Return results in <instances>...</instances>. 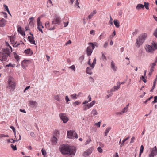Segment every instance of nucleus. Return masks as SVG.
<instances>
[{
    "label": "nucleus",
    "mask_w": 157,
    "mask_h": 157,
    "mask_svg": "<svg viewBox=\"0 0 157 157\" xmlns=\"http://www.w3.org/2000/svg\"><path fill=\"white\" fill-rule=\"evenodd\" d=\"M156 85V83L155 82H153V86L152 87V89L150 90L151 92H152L153 91V90L155 88Z\"/></svg>",
    "instance_id": "obj_49"
},
{
    "label": "nucleus",
    "mask_w": 157,
    "mask_h": 157,
    "mask_svg": "<svg viewBox=\"0 0 157 157\" xmlns=\"http://www.w3.org/2000/svg\"><path fill=\"white\" fill-rule=\"evenodd\" d=\"M156 65V63H153L152 64H151V68H152L153 69H154V67Z\"/></svg>",
    "instance_id": "obj_56"
},
{
    "label": "nucleus",
    "mask_w": 157,
    "mask_h": 157,
    "mask_svg": "<svg viewBox=\"0 0 157 157\" xmlns=\"http://www.w3.org/2000/svg\"><path fill=\"white\" fill-rule=\"evenodd\" d=\"M91 113L92 116H93L97 115L98 114L96 109L95 108H94L92 109Z\"/></svg>",
    "instance_id": "obj_20"
},
{
    "label": "nucleus",
    "mask_w": 157,
    "mask_h": 157,
    "mask_svg": "<svg viewBox=\"0 0 157 157\" xmlns=\"http://www.w3.org/2000/svg\"><path fill=\"white\" fill-rule=\"evenodd\" d=\"M111 129V127H108L106 129V130H105V132L108 133L109 132Z\"/></svg>",
    "instance_id": "obj_50"
},
{
    "label": "nucleus",
    "mask_w": 157,
    "mask_h": 157,
    "mask_svg": "<svg viewBox=\"0 0 157 157\" xmlns=\"http://www.w3.org/2000/svg\"><path fill=\"white\" fill-rule=\"evenodd\" d=\"M136 8L138 10L144 8V5L141 4H139L137 5Z\"/></svg>",
    "instance_id": "obj_25"
},
{
    "label": "nucleus",
    "mask_w": 157,
    "mask_h": 157,
    "mask_svg": "<svg viewBox=\"0 0 157 157\" xmlns=\"http://www.w3.org/2000/svg\"><path fill=\"white\" fill-rule=\"evenodd\" d=\"M157 155V149L156 146H155L151 150V153L149 155V157H154Z\"/></svg>",
    "instance_id": "obj_8"
},
{
    "label": "nucleus",
    "mask_w": 157,
    "mask_h": 157,
    "mask_svg": "<svg viewBox=\"0 0 157 157\" xmlns=\"http://www.w3.org/2000/svg\"><path fill=\"white\" fill-rule=\"evenodd\" d=\"M59 149L62 154L69 155L71 156L75 155L76 150L75 147L70 146L67 144L60 145Z\"/></svg>",
    "instance_id": "obj_1"
},
{
    "label": "nucleus",
    "mask_w": 157,
    "mask_h": 157,
    "mask_svg": "<svg viewBox=\"0 0 157 157\" xmlns=\"http://www.w3.org/2000/svg\"><path fill=\"white\" fill-rule=\"evenodd\" d=\"M121 83L120 82H118L117 83V86H114L113 88L111 89L110 91L113 92L115 91L118 90L120 87Z\"/></svg>",
    "instance_id": "obj_10"
},
{
    "label": "nucleus",
    "mask_w": 157,
    "mask_h": 157,
    "mask_svg": "<svg viewBox=\"0 0 157 157\" xmlns=\"http://www.w3.org/2000/svg\"><path fill=\"white\" fill-rule=\"evenodd\" d=\"M97 150L100 153H101L103 151L102 149L100 147H98Z\"/></svg>",
    "instance_id": "obj_52"
},
{
    "label": "nucleus",
    "mask_w": 157,
    "mask_h": 157,
    "mask_svg": "<svg viewBox=\"0 0 157 157\" xmlns=\"http://www.w3.org/2000/svg\"><path fill=\"white\" fill-rule=\"evenodd\" d=\"M81 103L79 101H77L73 103V105L75 106H76V105L80 104Z\"/></svg>",
    "instance_id": "obj_40"
},
{
    "label": "nucleus",
    "mask_w": 157,
    "mask_h": 157,
    "mask_svg": "<svg viewBox=\"0 0 157 157\" xmlns=\"http://www.w3.org/2000/svg\"><path fill=\"white\" fill-rule=\"evenodd\" d=\"M28 38L29 41L32 44H35V41L34 40L33 36H29L28 37Z\"/></svg>",
    "instance_id": "obj_18"
},
{
    "label": "nucleus",
    "mask_w": 157,
    "mask_h": 157,
    "mask_svg": "<svg viewBox=\"0 0 157 157\" xmlns=\"http://www.w3.org/2000/svg\"><path fill=\"white\" fill-rule=\"evenodd\" d=\"M154 50H146V51L147 52H150L152 53Z\"/></svg>",
    "instance_id": "obj_58"
},
{
    "label": "nucleus",
    "mask_w": 157,
    "mask_h": 157,
    "mask_svg": "<svg viewBox=\"0 0 157 157\" xmlns=\"http://www.w3.org/2000/svg\"><path fill=\"white\" fill-rule=\"evenodd\" d=\"M109 22L111 25H113V19L112 18V17L111 16H110V20Z\"/></svg>",
    "instance_id": "obj_60"
},
{
    "label": "nucleus",
    "mask_w": 157,
    "mask_h": 157,
    "mask_svg": "<svg viewBox=\"0 0 157 157\" xmlns=\"http://www.w3.org/2000/svg\"><path fill=\"white\" fill-rule=\"evenodd\" d=\"M54 99L58 101H60L59 97L58 95H56L54 96Z\"/></svg>",
    "instance_id": "obj_43"
},
{
    "label": "nucleus",
    "mask_w": 157,
    "mask_h": 157,
    "mask_svg": "<svg viewBox=\"0 0 157 157\" xmlns=\"http://www.w3.org/2000/svg\"><path fill=\"white\" fill-rule=\"evenodd\" d=\"M5 21L6 20L4 18L0 20V27H3L5 25Z\"/></svg>",
    "instance_id": "obj_16"
},
{
    "label": "nucleus",
    "mask_w": 157,
    "mask_h": 157,
    "mask_svg": "<svg viewBox=\"0 0 157 157\" xmlns=\"http://www.w3.org/2000/svg\"><path fill=\"white\" fill-rule=\"evenodd\" d=\"M154 98V100L153 101L152 103H155L157 102V96H155Z\"/></svg>",
    "instance_id": "obj_55"
},
{
    "label": "nucleus",
    "mask_w": 157,
    "mask_h": 157,
    "mask_svg": "<svg viewBox=\"0 0 157 157\" xmlns=\"http://www.w3.org/2000/svg\"><path fill=\"white\" fill-rule=\"evenodd\" d=\"M141 79H142V80L143 81L144 83H146L147 82V80H146V79H145V78L144 76H142Z\"/></svg>",
    "instance_id": "obj_54"
},
{
    "label": "nucleus",
    "mask_w": 157,
    "mask_h": 157,
    "mask_svg": "<svg viewBox=\"0 0 157 157\" xmlns=\"http://www.w3.org/2000/svg\"><path fill=\"white\" fill-rule=\"evenodd\" d=\"M52 144L55 145L57 143V139L55 136H54L52 139Z\"/></svg>",
    "instance_id": "obj_24"
},
{
    "label": "nucleus",
    "mask_w": 157,
    "mask_h": 157,
    "mask_svg": "<svg viewBox=\"0 0 157 157\" xmlns=\"http://www.w3.org/2000/svg\"><path fill=\"white\" fill-rule=\"evenodd\" d=\"M154 71V69L152 68H151L150 71L149 72V75H151Z\"/></svg>",
    "instance_id": "obj_53"
},
{
    "label": "nucleus",
    "mask_w": 157,
    "mask_h": 157,
    "mask_svg": "<svg viewBox=\"0 0 157 157\" xmlns=\"http://www.w3.org/2000/svg\"><path fill=\"white\" fill-rule=\"evenodd\" d=\"M10 128L12 129L13 132L14 133L15 137H16V130H15V128L14 127H13V126H10Z\"/></svg>",
    "instance_id": "obj_37"
},
{
    "label": "nucleus",
    "mask_w": 157,
    "mask_h": 157,
    "mask_svg": "<svg viewBox=\"0 0 157 157\" xmlns=\"http://www.w3.org/2000/svg\"><path fill=\"white\" fill-rule=\"evenodd\" d=\"M3 52H0V60L5 61L7 60L8 56L12 52L13 50H3Z\"/></svg>",
    "instance_id": "obj_2"
},
{
    "label": "nucleus",
    "mask_w": 157,
    "mask_h": 157,
    "mask_svg": "<svg viewBox=\"0 0 157 157\" xmlns=\"http://www.w3.org/2000/svg\"><path fill=\"white\" fill-rule=\"evenodd\" d=\"M10 40L11 43L13 44V46L14 47H17L20 44L22 45L23 44V43L21 40L20 41V43L17 42V41H15L14 36L10 37Z\"/></svg>",
    "instance_id": "obj_6"
},
{
    "label": "nucleus",
    "mask_w": 157,
    "mask_h": 157,
    "mask_svg": "<svg viewBox=\"0 0 157 157\" xmlns=\"http://www.w3.org/2000/svg\"><path fill=\"white\" fill-rule=\"evenodd\" d=\"M92 152V150L91 149H88L86 150L83 154V156L84 157H87Z\"/></svg>",
    "instance_id": "obj_13"
},
{
    "label": "nucleus",
    "mask_w": 157,
    "mask_h": 157,
    "mask_svg": "<svg viewBox=\"0 0 157 157\" xmlns=\"http://www.w3.org/2000/svg\"><path fill=\"white\" fill-rule=\"evenodd\" d=\"M41 152L42 153V155L45 156L46 155V152L45 150L44 149H42L41 150Z\"/></svg>",
    "instance_id": "obj_44"
},
{
    "label": "nucleus",
    "mask_w": 157,
    "mask_h": 157,
    "mask_svg": "<svg viewBox=\"0 0 157 157\" xmlns=\"http://www.w3.org/2000/svg\"><path fill=\"white\" fill-rule=\"evenodd\" d=\"M8 83V88L13 90L15 89V85L13 82V78L12 77L10 76L9 77Z\"/></svg>",
    "instance_id": "obj_5"
},
{
    "label": "nucleus",
    "mask_w": 157,
    "mask_h": 157,
    "mask_svg": "<svg viewBox=\"0 0 157 157\" xmlns=\"http://www.w3.org/2000/svg\"><path fill=\"white\" fill-rule=\"evenodd\" d=\"M40 18L41 17H39L37 19V22L38 27H40L42 25V24L40 21Z\"/></svg>",
    "instance_id": "obj_28"
},
{
    "label": "nucleus",
    "mask_w": 157,
    "mask_h": 157,
    "mask_svg": "<svg viewBox=\"0 0 157 157\" xmlns=\"http://www.w3.org/2000/svg\"><path fill=\"white\" fill-rule=\"evenodd\" d=\"M89 46L87 47L86 49H89V47L92 48V49H94L95 48L94 43L90 42L88 43Z\"/></svg>",
    "instance_id": "obj_27"
},
{
    "label": "nucleus",
    "mask_w": 157,
    "mask_h": 157,
    "mask_svg": "<svg viewBox=\"0 0 157 157\" xmlns=\"http://www.w3.org/2000/svg\"><path fill=\"white\" fill-rule=\"evenodd\" d=\"M60 18L57 16H56L52 21V23L54 24H59L60 23Z\"/></svg>",
    "instance_id": "obj_12"
},
{
    "label": "nucleus",
    "mask_w": 157,
    "mask_h": 157,
    "mask_svg": "<svg viewBox=\"0 0 157 157\" xmlns=\"http://www.w3.org/2000/svg\"><path fill=\"white\" fill-rule=\"evenodd\" d=\"M128 109H127V108H125V107H124L122 109V111L124 113H126L128 111Z\"/></svg>",
    "instance_id": "obj_51"
},
{
    "label": "nucleus",
    "mask_w": 157,
    "mask_h": 157,
    "mask_svg": "<svg viewBox=\"0 0 157 157\" xmlns=\"http://www.w3.org/2000/svg\"><path fill=\"white\" fill-rule=\"evenodd\" d=\"M59 116L60 119L63 121L64 123H66L68 121V119L65 114L63 113H60L59 114Z\"/></svg>",
    "instance_id": "obj_9"
},
{
    "label": "nucleus",
    "mask_w": 157,
    "mask_h": 157,
    "mask_svg": "<svg viewBox=\"0 0 157 157\" xmlns=\"http://www.w3.org/2000/svg\"><path fill=\"white\" fill-rule=\"evenodd\" d=\"M138 31L136 29H135V32H133V33H132V34L133 35H136L137 33L138 32Z\"/></svg>",
    "instance_id": "obj_59"
},
{
    "label": "nucleus",
    "mask_w": 157,
    "mask_h": 157,
    "mask_svg": "<svg viewBox=\"0 0 157 157\" xmlns=\"http://www.w3.org/2000/svg\"><path fill=\"white\" fill-rule=\"evenodd\" d=\"M15 64H12L11 63H10L9 64H7V65H6L5 66V67H15Z\"/></svg>",
    "instance_id": "obj_34"
},
{
    "label": "nucleus",
    "mask_w": 157,
    "mask_h": 157,
    "mask_svg": "<svg viewBox=\"0 0 157 157\" xmlns=\"http://www.w3.org/2000/svg\"><path fill=\"white\" fill-rule=\"evenodd\" d=\"M10 146L12 149L14 150H17L16 146V145H14L13 144H11Z\"/></svg>",
    "instance_id": "obj_39"
},
{
    "label": "nucleus",
    "mask_w": 157,
    "mask_h": 157,
    "mask_svg": "<svg viewBox=\"0 0 157 157\" xmlns=\"http://www.w3.org/2000/svg\"><path fill=\"white\" fill-rule=\"evenodd\" d=\"M144 147L143 145H142L140 147V153H142L143 152Z\"/></svg>",
    "instance_id": "obj_46"
},
{
    "label": "nucleus",
    "mask_w": 157,
    "mask_h": 157,
    "mask_svg": "<svg viewBox=\"0 0 157 157\" xmlns=\"http://www.w3.org/2000/svg\"><path fill=\"white\" fill-rule=\"evenodd\" d=\"M67 136L68 138L74 139L77 138L78 137V135L76 132L73 130H70L67 131Z\"/></svg>",
    "instance_id": "obj_4"
},
{
    "label": "nucleus",
    "mask_w": 157,
    "mask_h": 157,
    "mask_svg": "<svg viewBox=\"0 0 157 157\" xmlns=\"http://www.w3.org/2000/svg\"><path fill=\"white\" fill-rule=\"evenodd\" d=\"M86 51L87 55L89 56L91 55L93 52V50H86Z\"/></svg>",
    "instance_id": "obj_32"
},
{
    "label": "nucleus",
    "mask_w": 157,
    "mask_h": 157,
    "mask_svg": "<svg viewBox=\"0 0 157 157\" xmlns=\"http://www.w3.org/2000/svg\"><path fill=\"white\" fill-rule=\"evenodd\" d=\"M97 12L96 10H94L88 16V18L90 19L93 16L96 14Z\"/></svg>",
    "instance_id": "obj_23"
},
{
    "label": "nucleus",
    "mask_w": 157,
    "mask_h": 157,
    "mask_svg": "<svg viewBox=\"0 0 157 157\" xmlns=\"http://www.w3.org/2000/svg\"><path fill=\"white\" fill-rule=\"evenodd\" d=\"M32 63L31 60L30 59H25L23 60L21 62V65L22 68L25 69L28 65Z\"/></svg>",
    "instance_id": "obj_7"
},
{
    "label": "nucleus",
    "mask_w": 157,
    "mask_h": 157,
    "mask_svg": "<svg viewBox=\"0 0 157 157\" xmlns=\"http://www.w3.org/2000/svg\"><path fill=\"white\" fill-rule=\"evenodd\" d=\"M17 31L22 35L25 36V32L22 30L21 27V26H19L18 28Z\"/></svg>",
    "instance_id": "obj_17"
},
{
    "label": "nucleus",
    "mask_w": 157,
    "mask_h": 157,
    "mask_svg": "<svg viewBox=\"0 0 157 157\" xmlns=\"http://www.w3.org/2000/svg\"><path fill=\"white\" fill-rule=\"evenodd\" d=\"M9 136L7 135L2 134L0 135V138L2 139L3 137H8Z\"/></svg>",
    "instance_id": "obj_38"
},
{
    "label": "nucleus",
    "mask_w": 157,
    "mask_h": 157,
    "mask_svg": "<svg viewBox=\"0 0 157 157\" xmlns=\"http://www.w3.org/2000/svg\"><path fill=\"white\" fill-rule=\"evenodd\" d=\"M113 23L117 28H119V27L120 23L119 21L117 19H114L113 20Z\"/></svg>",
    "instance_id": "obj_21"
},
{
    "label": "nucleus",
    "mask_w": 157,
    "mask_h": 157,
    "mask_svg": "<svg viewBox=\"0 0 157 157\" xmlns=\"http://www.w3.org/2000/svg\"><path fill=\"white\" fill-rule=\"evenodd\" d=\"M144 7H145L147 9V10L149 9V3H147L145 2H144Z\"/></svg>",
    "instance_id": "obj_36"
},
{
    "label": "nucleus",
    "mask_w": 157,
    "mask_h": 157,
    "mask_svg": "<svg viewBox=\"0 0 157 157\" xmlns=\"http://www.w3.org/2000/svg\"><path fill=\"white\" fill-rule=\"evenodd\" d=\"M19 139L17 140V138H16V140H14L13 139H11L10 140L11 141V143H14L15 142L18 141L19 140H20L21 139V135H19Z\"/></svg>",
    "instance_id": "obj_30"
},
{
    "label": "nucleus",
    "mask_w": 157,
    "mask_h": 157,
    "mask_svg": "<svg viewBox=\"0 0 157 157\" xmlns=\"http://www.w3.org/2000/svg\"><path fill=\"white\" fill-rule=\"evenodd\" d=\"M135 139V137L134 136H133L131 138V140L130 142V144L133 143L134 142V140Z\"/></svg>",
    "instance_id": "obj_57"
},
{
    "label": "nucleus",
    "mask_w": 157,
    "mask_h": 157,
    "mask_svg": "<svg viewBox=\"0 0 157 157\" xmlns=\"http://www.w3.org/2000/svg\"><path fill=\"white\" fill-rule=\"evenodd\" d=\"M24 52L28 56H31L33 54V52L31 50H25Z\"/></svg>",
    "instance_id": "obj_15"
},
{
    "label": "nucleus",
    "mask_w": 157,
    "mask_h": 157,
    "mask_svg": "<svg viewBox=\"0 0 157 157\" xmlns=\"http://www.w3.org/2000/svg\"><path fill=\"white\" fill-rule=\"evenodd\" d=\"M111 67L114 71H116L117 67L116 66L115 64L113 61H112L111 62Z\"/></svg>",
    "instance_id": "obj_14"
},
{
    "label": "nucleus",
    "mask_w": 157,
    "mask_h": 157,
    "mask_svg": "<svg viewBox=\"0 0 157 157\" xmlns=\"http://www.w3.org/2000/svg\"><path fill=\"white\" fill-rule=\"evenodd\" d=\"M92 69L90 67H87L86 69V73L89 75L92 74L93 73L92 71Z\"/></svg>",
    "instance_id": "obj_22"
},
{
    "label": "nucleus",
    "mask_w": 157,
    "mask_h": 157,
    "mask_svg": "<svg viewBox=\"0 0 157 157\" xmlns=\"http://www.w3.org/2000/svg\"><path fill=\"white\" fill-rule=\"evenodd\" d=\"M94 32H95V31L94 30H92L90 31V33L91 34H92L93 35H94L95 34Z\"/></svg>",
    "instance_id": "obj_62"
},
{
    "label": "nucleus",
    "mask_w": 157,
    "mask_h": 157,
    "mask_svg": "<svg viewBox=\"0 0 157 157\" xmlns=\"http://www.w3.org/2000/svg\"><path fill=\"white\" fill-rule=\"evenodd\" d=\"M152 45L155 49H157V43H156L153 41L152 43Z\"/></svg>",
    "instance_id": "obj_35"
},
{
    "label": "nucleus",
    "mask_w": 157,
    "mask_h": 157,
    "mask_svg": "<svg viewBox=\"0 0 157 157\" xmlns=\"http://www.w3.org/2000/svg\"><path fill=\"white\" fill-rule=\"evenodd\" d=\"M65 99L67 104H69L68 101H70L68 96H66L65 98Z\"/></svg>",
    "instance_id": "obj_47"
},
{
    "label": "nucleus",
    "mask_w": 157,
    "mask_h": 157,
    "mask_svg": "<svg viewBox=\"0 0 157 157\" xmlns=\"http://www.w3.org/2000/svg\"><path fill=\"white\" fill-rule=\"evenodd\" d=\"M78 0H76L75 1V5L77 6H78L79 8V2H78Z\"/></svg>",
    "instance_id": "obj_61"
},
{
    "label": "nucleus",
    "mask_w": 157,
    "mask_h": 157,
    "mask_svg": "<svg viewBox=\"0 0 157 157\" xmlns=\"http://www.w3.org/2000/svg\"><path fill=\"white\" fill-rule=\"evenodd\" d=\"M153 35L156 38H157V28H156L154 31Z\"/></svg>",
    "instance_id": "obj_48"
},
{
    "label": "nucleus",
    "mask_w": 157,
    "mask_h": 157,
    "mask_svg": "<svg viewBox=\"0 0 157 157\" xmlns=\"http://www.w3.org/2000/svg\"><path fill=\"white\" fill-rule=\"evenodd\" d=\"M116 113L117 115L120 116L122 115V114H123L124 113L121 111L120 112H117Z\"/></svg>",
    "instance_id": "obj_41"
},
{
    "label": "nucleus",
    "mask_w": 157,
    "mask_h": 157,
    "mask_svg": "<svg viewBox=\"0 0 157 157\" xmlns=\"http://www.w3.org/2000/svg\"><path fill=\"white\" fill-rule=\"evenodd\" d=\"M30 104L33 107H34L37 104L36 102L35 101H29Z\"/></svg>",
    "instance_id": "obj_29"
},
{
    "label": "nucleus",
    "mask_w": 157,
    "mask_h": 157,
    "mask_svg": "<svg viewBox=\"0 0 157 157\" xmlns=\"http://www.w3.org/2000/svg\"><path fill=\"white\" fill-rule=\"evenodd\" d=\"M37 28L38 29V30L41 31L42 33H43L42 28L40 27H38Z\"/></svg>",
    "instance_id": "obj_63"
},
{
    "label": "nucleus",
    "mask_w": 157,
    "mask_h": 157,
    "mask_svg": "<svg viewBox=\"0 0 157 157\" xmlns=\"http://www.w3.org/2000/svg\"><path fill=\"white\" fill-rule=\"evenodd\" d=\"M3 6L5 7L6 11H8V10H9L7 5H6L5 4H4Z\"/></svg>",
    "instance_id": "obj_64"
},
{
    "label": "nucleus",
    "mask_w": 157,
    "mask_h": 157,
    "mask_svg": "<svg viewBox=\"0 0 157 157\" xmlns=\"http://www.w3.org/2000/svg\"><path fill=\"white\" fill-rule=\"evenodd\" d=\"M147 36V35L146 33H142L137 38L135 44L138 48L143 44Z\"/></svg>",
    "instance_id": "obj_3"
},
{
    "label": "nucleus",
    "mask_w": 157,
    "mask_h": 157,
    "mask_svg": "<svg viewBox=\"0 0 157 157\" xmlns=\"http://www.w3.org/2000/svg\"><path fill=\"white\" fill-rule=\"evenodd\" d=\"M69 68L72 69L74 71H75V65H72L70 67H69Z\"/></svg>",
    "instance_id": "obj_42"
},
{
    "label": "nucleus",
    "mask_w": 157,
    "mask_h": 157,
    "mask_svg": "<svg viewBox=\"0 0 157 157\" xmlns=\"http://www.w3.org/2000/svg\"><path fill=\"white\" fill-rule=\"evenodd\" d=\"M91 141V140L90 138L89 139H88L85 142V145H87V144H89Z\"/></svg>",
    "instance_id": "obj_45"
},
{
    "label": "nucleus",
    "mask_w": 157,
    "mask_h": 157,
    "mask_svg": "<svg viewBox=\"0 0 157 157\" xmlns=\"http://www.w3.org/2000/svg\"><path fill=\"white\" fill-rule=\"evenodd\" d=\"M70 96L72 99L76 100L77 99V94L76 93H74L72 94Z\"/></svg>",
    "instance_id": "obj_31"
},
{
    "label": "nucleus",
    "mask_w": 157,
    "mask_h": 157,
    "mask_svg": "<svg viewBox=\"0 0 157 157\" xmlns=\"http://www.w3.org/2000/svg\"><path fill=\"white\" fill-rule=\"evenodd\" d=\"M90 61L91 59L90 58H89V59L88 63L90 66L91 68L93 69L95 66V64L96 63V58H94L92 64L90 63Z\"/></svg>",
    "instance_id": "obj_11"
},
{
    "label": "nucleus",
    "mask_w": 157,
    "mask_h": 157,
    "mask_svg": "<svg viewBox=\"0 0 157 157\" xmlns=\"http://www.w3.org/2000/svg\"><path fill=\"white\" fill-rule=\"evenodd\" d=\"M96 102L95 101H93L90 103L88 104L87 105V106L88 107V109H89L92 107L95 104Z\"/></svg>",
    "instance_id": "obj_19"
},
{
    "label": "nucleus",
    "mask_w": 157,
    "mask_h": 157,
    "mask_svg": "<svg viewBox=\"0 0 157 157\" xmlns=\"http://www.w3.org/2000/svg\"><path fill=\"white\" fill-rule=\"evenodd\" d=\"M13 54L16 60L18 62L20 59L19 56L14 52H13Z\"/></svg>",
    "instance_id": "obj_26"
},
{
    "label": "nucleus",
    "mask_w": 157,
    "mask_h": 157,
    "mask_svg": "<svg viewBox=\"0 0 157 157\" xmlns=\"http://www.w3.org/2000/svg\"><path fill=\"white\" fill-rule=\"evenodd\" d=\"M130 138V136H128V137L124 139L122 142L121 144L120 145V147H122V145L124 144V143L128 139H129Z\"/></svg>",
    "instance_id": "obj_33"
}]
</instances>
